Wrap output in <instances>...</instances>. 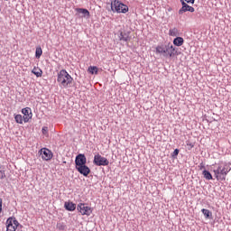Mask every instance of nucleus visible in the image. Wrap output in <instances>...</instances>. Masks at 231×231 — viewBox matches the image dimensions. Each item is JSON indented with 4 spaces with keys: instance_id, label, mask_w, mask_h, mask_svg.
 <instances>
[{
    "instance_id": "nucleus-21",
    "label": "nucleus",
    "mask_w": 231,
    "mask_h": 231,
    "mask_svg": "<svg viewBox=\"0 0 231 231\" xmlns=\"http://www.w3.org/2000/svg\"><path fill=\"white\" fill-rule=\"evenodd\" d=\"M14 120L17 124H23V120H24V118L21 115H16L14 116Z\"/></svg>"
},
{
    "instance_id": "nucleus-8",
    "label": "nucleus",
    "mask_w": 231,
    "mask_h": 231,
    "mask_svg": "<svg viewBox=\"0 0 231 231\" xmlns=\"http://www.w3.org/2000/svg\"><path fill=\"white\" fill-rule=\"evenodd\" d=\"M185 12H194V7L187 5L185 1H182V8L179 10L180 15H182V14H185Z\"/></svg>"
},
{
    "instance_id": "nucleus-31",
    "label": "nucleus",
    "mask_w": 231,
    "mask_h": 231,
    "mask_svg": "<svg viewBox=\"0 0 231 231\" xmlns=\"http://www.w3.org/2000/svg\"><path fill=\"white\" fill-rule=\"evenodd\" d=\"M62 228V226H60V229Z\"/></svg>"
},
{
    "instance_id": "nucleus-18",
    "label": "nucleus",
    "mask_w": 231,
    "mask_h": 231,
    "mask_svg": "<svg viewBox=\"0 0 231 231\" xmlns=\"http://www.w3.org/2000/svg\"><path fill=\"white\" fill-rule=\"evenodd\" d=\"M203 177L205 178V180H212V174L210 173V171L204 170L202 171Z\"/></svg>"
},
{
    "instance_id": "nucleus-25",
    "label": "nucleus",
    "mask_w": 231,
    "mask_h": 231,
    "mask_svg": "<svg viewBox=\"0 0 231 231\" xmlns=\"http://www.w3.org/2000/svg\"><path fill=\"white\" fill-rule=\"evenodd\" d=\"M119 39H120V41H125V42H126L128 38H127V36H124V33L121 32Z\"/></svg>"
},
{
    "instance_id": "nucleus-12",
    "label": "nucleus",
    "mask_w": 231,
    "mask_h": 231,
    "mask_svg": "<svg viewBox=\"0 0 231 231\" xmlns=\"http://www.w3.org/2000/svg\"><path fill=\"white\" fill-rule=\"evenodd\" d=\"M64 208H66V210H69V212H73V210L77 208V206L73 202H65Z\"/></svg>"
},
{
    "instance_id": "nucleus-7",
    "label": "nucleus",
    "mask_w": 231,
    "mask_h": 231,
    "mask_svg": "<svg viewBox=\"0 0 231 231\" xmlns=\"http://www.w3.org/2000/svg\"><path fill=\"white\" fill-rule=\"evenodd\" d=\"M88 160L86 159V155L80 153L76 157L75 163H76V169L78 167H82L86 164Z\"/></svg>"
},
{
    "instance_id": "nucleus-14",
    "label": "nucleus",
    "mask_w": 231,
    "mask_h": 231,
    "mask_svg": "<svg viewBox=\"0 0 231 231\" xmlns=\"http://www.w3.org/2000/svg\"><path fill=\"white\" fill-rule=\"evenodd\" d=\"M183 42L184 41H183V38L181 37H177L173 40V44L175 46H183Z\"/></svg>"
},
{
    "instance_id": "nucleus-10",
    "label": "nucleus",
    "mask_w": 231,
    "mask_h": 231,
    "mask_svg": "<svg viewBox=\"0 0 231 231\" xmlns=\"http://www.w3.org/2000/svg\"><path fill=\"white\" fill-rule=\"evenodd\" d=\"M76 169L80 174H83V176H88L91 172V170H89V167L86 166V164L79 166Z\"/></svg>"
},
{
    "instance_id": "nucleus-24",
    "label": "nucleus",
    "mask_w": 231,
    "mask_h": 231,
    "mask_svg": "<svg viewBox=\"0 0 231 231\" xmlns=\"http://www.w3.org/2000/svg\"><path fill=\"white\" fill-rule=\"evenodd\" d=\"M42 134H44V136H48V127L47 126L42 127Z\"/></svg>"
},
{
    "instance_id": "nucleus-16",
    "label": "nucleus",
    "mask_w": 231,
    "mask_h": 231,
    "mask_svg": "<svg viewBox=\"0 0 231 231\" xmlns=\"http://www.w3.org/2000/svg\"><path fill=\"white\" fill-rule=\"evenodd\" d=\"M169 35L171 37H178V35H180V31L178 28H172L169 31Z\"/></svg>"
},
{
    "instance_id": "nucleus-19",
    "label": "nucleus",
    "mask_w": 231,
    "mask_h": 231,
    "mask_svg": "<svg viewBox=\"0 0 231 231\" xmlns=\"http://www.w3.org/2000/svg\"><path fill=\"white\" fill-rule=\"evenodd\" d=\"M88 71L91 75H97V73H98V68L91 66L88 68Z\"/></svg>"
},
{
    "instance_id": "nucleus-20",
    "label": "nucleus",
    "mask_w": 231,
    "mask_h": 231,
    "mask_svg": "<svg viewBox=\"0 0 231 231\" xmlns=\"http://www.w3.org/2000/svg\"><path fill=\"white\" fill-rule=\"evenodd\" d=\"M41 55H42V49L41 47H37L35 52L36 59H41Z\"/></svg>"
},
{
    "instance_id": "nucleus-28",
    "label": "nucleus",
    "mask_w": 231,
    "mask_h": 231,
    "mask_svg": "<svg viewBox=\"0 0 231 231\" xmlns=\"http://www.w3.org/2000/svg\"><path fill=\"white\" fill-rule=\"evenodd\" d=\"M186 3H190L191 5H194V0H185Z\"/></svg>"
},
{
    "instance_id": "nucleus-23",
    "label": "nucleus",
    "mask_w": 231,
    "mask_h": 231,
    "mask_svg": "<svg viewBox=\"0 0 231 231\" xmlns=\"http://www.w3.org/2000/svg\"><path fill=\"white\" fill-rule=\"evenodd\" d=\"M6 178V173H5V168H0V180H5Z\"/></svg>"
},
{
    "instance_id": "nucleus-17",
    "label": "nucleus",
    "mask_w": 231,
    "mask_h": 231,
    "mask_svg": "<svg viewBox=\"0 0 231 231\" xmlns=\"http://www.w3.org/2000/svg\"><path fill=\"white\" fill-rule=\"evenodd\" d=\"M76 10L79 14H82L83 17H89V11L88 9L78 8Z\"/></svg>"
},
{
    "instance_id": "nucleus-3",
    "label": "nucleus",
    "mask_w": 231,
    "mask_h": 231,
    "mask_svg": "<svg viewBox=\"0 0 231 231\" xmlns=\"http://www.w3.org/2000/svg\"><path fill=\"white\" fill-rule=\"evenodd\" d=\"M112 12H117V14H127L129 12V7L127 5L115 0L111 3Z\"/></svg>"
},
{
    "instance_id": "nucleus-22",
    "label": "nucleus",
    "mask_w": 231,
    "mask_h": 231,
    "mask_svg": "<svg viewBox=\"0 0 231 231\" xmlns=\"http://www.w3.org/2000/svg\"><path fill=\"white\" fill-rule=\"evenodd\" d=\"M202 214L205 216V217L208 218L210 216H212V213L208 209H202Z\"/></svg>"
},
{
    "instance_id": "nucleus-27",
    "label": "nucleus",
    "mask_w": 231,
    "mask_h": 231,
    "mask_svg": "<svg viewBox=\"0 0 231 231\" xmlns=\"http://www.w3.org/2000/svg\"><path fill=\"white\" fill-rule=\"evenodd\" d=\"M3 210V199H0V212Z\"/></svg>"
},
{
    "instance_id": "nucleus-6",
    "label": "nucleus",
    "mask_w": 231,
    "mask_h": 231,
    "mask_svg": "<svg viewBox=\"0 0 231 231\" xmlns=\"http://www.w3.org/2000/svg\"><path fill=\"white\" fill-rule=\"evenodd\" d=\"M39 152L42 160H45L46 162H48V160H51V158L53 157L51 151L48 150L47 148H42V150H40Z\"/></svg>"
},
{
    "instance_id": "nucleus-5",
    "label": "nucleus",
    "mask_w": 231,
    "mask_h": 231,
    "mask_svg": "<svg viewBox=\"0 0 231 231\" xmlns=\"http://www.w3.org/2000/svg\"><path fill=\"white\" fill-rule=\"evenodd\" d=\"M78 210L82 216H91V213L93 212L91 208L86 206V204H79L78 206Z\"/></svg>"
},
{
    "instance_id": "nucleus-15",
    "label": "nucleus",
    "mask_w": 231,
    "mask_h": 231,
    "mask_svg": "<svg viewBox=\"0 0 231 231\" xmlns=\"http://www.w3.org/2000/svg\"><path fill=\"white\" fill-rule=\"evenodd\" d=\"M32 73H33V75L36 77H42V70L40 68L34 67Z\"/></svg>"
},
{
    "instance_id": "nucleus-30",
    "label": "nucleus",
    "mask_w": 231,
    "mask_h": 231,
    "mask_svg": "<svg viewBox=\"0 0 231 231\" xmlns=\"http://www.w3.org/2000/svg\"><path fill=\"white\" fill-rule=\"evenodd\" d=\"M180 2H181V5H183V0H180Z\"/></svg>"
},
{
    "instance_id": "nucleus-13",
    "label": "nucleus",
    "mask_w": 231,
    "mask_h": 231,
    "mask_svg": "<svg viewBox=\"0 0 231 231\" xmlns=\"http://www.w3.org/2000/svg\"><path fill=\"white\" fill-rule=\"evenodd\" d=\"M156 53H160L161 55H164V57H167V47L163 46H157L156 47Z\"/></svg>"
},
{
    "instance_id": "nucleus-9",
    "label": "nucleus",
    "mask_w": 231,
    "mask_h": 231,
    "mask_svg": "<svg viewBox=\"0 0 231 231\" xmlns=\"http://www.w3.org/2000/svg\"><path fill=\"white\" fill-rule=\"evenodd\" d=\"M22 113L23 115V122H29L32 118V109L30 107L23 108Z\"/></svg>"
},
{
    "instance_id": "nucleus-11",
    "label": "nucleus",
    "mask_w": 231,
    "mask_h": 231,
    "mask_svg": "<svg viewBox=\"0 0 231 231\" xmlns=\"http://www.w3.org/2000/svg\"><path fill=\"white\" fill-rule=\"evenodd\" d=\"M174 51H176V49L172 44L169 43L166 45V56L169 55V57H172V55H174Z\"/></svg>"
},
{
    "instance_id": "nucleus-2",
    "label": "nucleus",
    "mask_w": 231,
    "mask_h": 231,
    "mask_svg": "<svg viewBox=\"0 0 231 231\" xmlns=\"http://www.w3.org/2000/svg\"><path fill=\"white\" fill-rule=\"evenodd\" d=\"M57 80L61 88H68L69 86H71V83L73 82V78H71L68 71L62 69L60 71V73H58Z\"/></svg>"
},
{
    "instance_id": "nucleus-1",
    "label": "nucleus",
    "mask_w": 231,
    "mask_h": 231,
    "mask_svg": "<svg viewBox=\"0 0 231 231\" xmlns=\"http://www.w3.org/2000/svg\"><path fill=\"white\" fill-rule=\"evenodd\" d=\"M230 164L226 162H221L217 164V169L213 170L214 176L217 181H225L226 180V175L230 172Z\"/></svg>"
},
{
    "instance_id": "nucleus-26",
    "label": "nucleus",
    "mask_w": 231,
    "mask_h": 231,
    "mask_svg": "<svg viewBox=\"0 0 231 231\" xmlns=\"http://www.w3.org/2000/svg\"><path fill=\"white\" fill-rule=\"evenodd\" d=\"M178 154H180V150L175 149L174 152H172L171 156H172L173 158H176V156H177Z\"/></svg>"
},
{
    "instance_id": "nucleus-4",
    "label": "nucleus",
    "mask_w": 231,
    "mask_h": 231,
    "mask_svg": "<svg viewBox=\"0 0 231 231\" xmlns=\"http://www.w3.org/2000/svg\"><path fill=\"white\" fill-rule=\"evenodd\" d=\"M94 163L95 165H97V167H106V165H109V161L102 155L97 154L94 156Z\"/></svg>"
},
{
    "instance_id": "nucleus-29",
    "label": "nucleus",
    "mask_w": 231,
    "mask_h": 231,
    "mask_svg": "<svg viewBox=\"0 0 231 231\" xmlns=\"http://www.w3.org/2000/svg\"><path fill=\"white\" fill-rule=\"evenodd\" d=\"M205 169V166L203 164H200V170Z\"/></svg>"
}]
</instances>
